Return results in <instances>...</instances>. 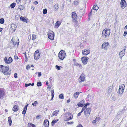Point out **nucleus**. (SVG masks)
<instances>
[{"label":"nucleus","mask_w":127,"mask_h":127,"mask_svg":"<svg viewBox=\"0 0 127 127\" xmlns=\"http://www.w3.org/2000/svg\"><path fill=\"white\" fill-rule=\"evenodd\" d=\"M0 72L5 76L9 75L11 74L10 67L7 65H0Z\"/></svg>","instance_id":"1"},{"label":"nucleus","mask_w":127,"mask_h":127,"mask_svg":"<svg viewBox=\"0 0 127 127\" xmlns=\"http://www.w3.org/2000/svg\"><path fill=\"white\" fill-rule=\"evenodd\" d=\"M73 115L69 112L66 113L64 115L63 119L64 121H67L73 119Z\"/></svg>","instance_id":"2"},{"label":"nucleus","mask_w":127,"mask_h":127,"mask_svg":"<svg viewBox=\"0 0 127 127\" xmlns=\"http://www.w3.org/2000/svg\"><path fill=\"white\" fill-rule=\"evenodd\" d=\"M66 53L65 51L61 50L58 55V57L60 59L63 60L66 57Z\"/></svg>","instance_id":"3"},{"label":"nucleus","mask_w":127,"mask_h":127,"mask_svg":"<svg viewBox=\"0 0 127 127\" xmlns=\"http://www.w3.org/2000/svg\"><path fill=\"white\" fill-rule=\"evenodd\" d=\"M110 30L109 29H105L102 32V35L103 37H108L110 33Z\"/></svg>","instance_id":"4"},{"label":"nucleus","mask_w":127,"mask_h":127,"mask_svg":"<svg viewBox=\"0 0 127 127\" xmlns=\"http://www.w3.org/2000/svg\"><path fill=\"white\" fill-rule=\"evenodd\" d=\"M48 37L50 40H54V33L53 31H50L48 32Z\"/></svg>","instance_id":"5"},{"label":"nucleus","mask_w":127,"mask_h":127,"mask_svg":"<svg viewBox=\"0 0 127 127\" xmlns=\"http://www.w3.org/2000/svg\"><path fill=\"white\" fill-rule=\"evenodd\" d=\"M125 86L124 84H121L119 86V88L118 91V93L119 94L121 95L123 93V90L125 88Z\"/></svg>","instance_id":"6"},{"label":"nucleus","mask_w":127,"mask_h":127,"mask_svg":"<svg viewBox=\"0 0 127 127\" xmlns=\"http://www.w3.org/2000/svg\"><path fill=\"white\" fill-rule=\"evenodd\" d=\"M40 57V54L39 53V51H36L34 52V58L35 60H38Z\"/></svg>","instance_id":"7"},{"label":"nucleus","mask_w":127,"mask_h":127,"mask_svg":"<svg viewBox=\"0 0 127 127\" xmlns=\"http://www.w3.org/2000/svg\"><path fill=\"white\" fill-rule=\"evenodd\" d=\"M85 79V74L83 73H82L81 75L80 76L79 78L78 79V81L79 82H84Z\"/></svg>","instance_id":"8"},{"label":"nucleus","mask_w":127,"mask_h":127,"mask_svg":"<svg viewBox=\"0 0 127 127\" xmlns=\"http://www.w3.org/2000/svg\"><path fill=\"white\" fill-rule=\"evenodd\" d=\"M4 62L5 63L7 64H9L12 62L13 60L11 57H9L8 59H7L6 57H5L4 58Z\"/></svg>","instance_id":"9"},{"label":"nucleus","mask_w":127,"mask_h":127,"mask_svg":"<svg viewBox=\"0 0 127 127\" xmlns=\"http://www.w3.org/2000/svg\"><path fill=\"white\" fill-rule=\"evenodd\" d=\"M90 50L89 49H85L82 51V54L84 55H87L90 53Z\"/></svg>","instance_id":"10"},{"label":"nucleus","mask_w":127,"mask_h":127,"mask_svg":"<svg viewBox=\"0 0 127 127\" xmlns=\"http://www.w3.org/2000/svg\"><path fill=\"white\" fill-rule=\"evenodd\" d=\"M89 58L87 57H83L81 58V60L82 63L84 64H86L87 62V60Z\"/></svg>","instance_id":"11"},{"label":"nucleus","mask_w":127,"mask_h":127,"mask_svg":"<svg viewBox=\"0 0 127 127\" xmlns=\"http://www.w3.org/2000/svg\"><path fill=\"white\" fill-rule=\"evenodd\" d=\"M85 115L87 116V115H90V112L91 111V108H87L85 109L84 110Z\"/></svg>","instance_id":"12"},{"label":"nucleus","mask_w":127,"mask_h":127,"mask_svg":"<svg viewBox=\"0 0 127 127\" xmlns=\"http://www.w3.org/2000/svg\"><path fill=\"white\" fill-rule=\"evenodd\" d=\"M121 7L122 9H124L126 7L127 4L125 0H122L121 1Z\"/></svg>","instance_id":"13"},{"label":"nucleus","mask_w":127,"mask_h":127,"mask_svg":"<svg viewBox=\"0 0 127 127\" xmlns=\"http://www.w3.org/2000/svg\"><path fill=\"white\" fill-rule=\"evenodd\" d=\"M84 103L85 101L84 100H81L77 104L78 106L79 107H82L85 105Z\"/></svg>","instance_id":"14"},{"label":"nucleus","mask_w":127,"mask_h":127,"mask_svg":"<svg viewBox=\"0 0 127 127\" xmlns=\"http://www.w3.org/2000/svg\"><path fill=\"white\" fill-rule=\"evenodd\" d=\"M5 95V91L3 90L0 89V99L3 97Z\"/></svg>","instance_id":"15"},{"label":"nucleus","mask_w":127,"mask_h":127,"mask_svg":"<svg viewBox=\"0 0 127 127\" xmlns=\"http://www.w3.org/2000/svg\"><path fill=\"white\" fill-rule=\"evenodd\" d=\"M17 27V26L16 25L12 24L11 25L10 29L11 30H13V31L14 32H15L16 30Z\"/></svg>","instance_id":"16"},{"label":"nucleus","mask_w":127,"mask_h":127,"mask_svg":"<svg viewBox=\"0 0 127 127\" xmlns=\"http://www.w3.org/2000/svg\"><path fill=\"white\" fill-rule=\"evenodd\" d=\"M108 44V43L107 42L104 43L102 45V48H104L105 50L107 49Z\"/></svg>","instance_id":"17"},{"label":"nucleus","mask_w":127,"mask_h":127,"mask_svg":"<svg viewBox=\"0 0 127 127\" xmlns=\"http://www.w3.org/2000/svg\"><path fill=\"white\" fill-rule=\"evenodd\" d=\"M72 17L73 19V20H75L77 18V16L76 13L74 12H72Z\"/></svg>","instance_id":"18"},{"label":"nucleus","mask_w":127,"mask_h":127,"mask_svg":"<svg viewBox=\"0 0 127 127\" xmlns=\"http://www.w3.org/2000/svg\"><path fill=\"white\" fill-rule=\"evenodd\" d=\"M59 112V110H57L54 111L53 112L52 114L51 115V117H53L55 116H57Z\"/></svg>","instance_id":"19"},{"label":"nucleus","mask_w":127,"mask_h":127,"mask_svg":"<svg viewBox=\"0 0 127 127\" xmlns=\"http://www.w3.org/2000/svg\"><path fill=\"white\" fill-rule=\"evenodd\" d=\"M73 21L72 22L73 23V24L74 25V26L76 27H78V21L76 20H72Z\"/></svg>","instance_id":"20"},{"label":"nucleus","mask_w":127,"mask_h":127,"mask_svg":"<svg viewBox=\"0 0 127 127\" xmlns=\"http://www.w3.org/2000/svg\"><path fill=\"white\" fill-rule=\"evenodd\" d=\"M25 18L21 16L20 17V19L22 21H23L26 22L27 23L28 22V21H27V20H28V19L27 18Z\"/></svg>","instance_id":"21"},{"label":"nucleus","mask_w":127,"mask_h":127,"mask_svg":"<svg viewBox=\"0 0 127 127\" xmlns=\"http://www.w3.org/2000/svg\"><path fill=\"white\" fill-rule=\"evenodd\" d=\"M19 110V107L17 105H15L12 108V110L14 112H16Z\"/></svg>","instance_id":"22"},{"label":"nucleus","mask_w":127,"mask_h":127,"mask_svg":"<svg viewBox=\"0 0 127 127\" xmlns=\"http://www.w3.org/2000/svg\"><path fill=\"white\" fill-rule=\"evenodd\" d=\"M44 125L45 127H47L49 125V121L47 120H45L44 122Z\"/></svg>","instance_id":"23"},{"label":"nucleus","mask_w":127,"mask_h":127,"mask_svg":"<svg viewBox=\"0 0 127 127\" xmlns=\"http://www.w3.org/2000/svg\"><path fill=\"white\" fill-rule=\"evenodd\" d=\"M81 92H77L76 93H74V94H73V96H74V97L76 99L78 98L79 94Z\"/></svg>","instance_id":"24"},{"label":"nucleus","mask_w":127,"mask_h":127,"mask_svg":"<svg viewBox=\"0 0 127 127\" xmlns=\"http://www.w3.org/2000/svg\"><path fill=\"white\" fill-rule=\"evenodd\" d=\"M28 105L27 104L24 107V110H23L22 112V114H24L26 113V110H27V106H28Z\"/></svg>","instance_id":"25"},{"label":"nucleus","mask_w":127,"mask_h":127,"mask_svg":"<svg viewBox=\"0 0 127 127\" xmlns=\"http://www.w3.org/2000/svg\"><path fill=\"white\" fill-rule=\"evenodd\" d=\"M125 51H122L119 53V55L121 57V58L125 55Z\"/></svg>","instance_id":"26"},{"label":"nucleus","mask_w":127,"mask_h":127,"mask_svg":"<svg viewBox=\"0 0 127 127\" xmlns=\"http://www.w3.org/2000/svg\"><path fill=\"white\" fill-rule=\"evenodd\" d=\"M59 121V119L55 120L54 119V120L52 121L51 122V125L52 126H54L55 124L57 123V122Z\"/></svg>","instance_id":"27"},{"label":"nucleus","mask_w":127,"mask_h":127,"mask_svg":"<svg viewBox=\"0 0 127 127\" xmlns=\"http://www.w3.org/2000/svg\"><path fill=\"white\" fill-rule=\"evenodd\" d=\"M27 127H35V125L34 124L29 123L28 124Z\"/></svg>","instance_id":"28"},{"label":"nucleus","mask_w":127,"mask_h":127,"mask_svg":"<svg viewBox=\"0 0 127 127\" xmlns=\"http://www.w3.org/2000/svg\"><path fill=\"white\" fill-rule=\"evenodd\" d=\"M8 121L9 123V125L10 126H11L12 123V121L11 119V117L10 116L8 118Z\"/></svg>","instance_id":"29"},{"label":"nucleus","mask_w":127,"mask_h":127,"mask_svg":"<svg viewBox=\"0 0 127 127\" xmlns=\"http://www.w3.org/2000/svg\"><path fill=\"white\" fill-rule=\"evenodd\" d=\"M12 41V42H13V43L14 45H18L19 43V40H17V41H13L12 40H11Z\"/></svg>","instance_id":"30"},{"label":"nucleus","mask_w":127,"mask_h":127,"mask_svg":"<svg viewBox=\"0 0 127 127\" xmlns=\"http://www.w3.org/2000/svg\"><path fill=\"white\" fill-rule=\"evenodd\" d=\"M61 24V23L60 22L58 21L55 23V26L58 28L60 25Z\"/></svg>","instance_id":"31"},{"label":"nucleus","mask_w":127,"mask_h":127,"mask_svg":"<svg viewBox=\"0 0 127 127\" xmlns=\"http://www.w3.org/2000/svg\"><path fill=\"white\" fill-rule=\"evenodd\" d=\"M51 99H52L54 97V93L53 90H52L51 91Z\"/></svg>","instance_id":"32"},{"label":"nucleus","mask_w":127,"mask_h":127,"mask_svg":"<svg viewBox=\"0 0 127 127\" xmlns=\"http://www.w3.org/2000/svg\"><path fill=\"white\" fill-rule=\"evenodd\" d=\"M18 8L19 9H20L21 10H23L24 9V7L23 5H19L18 6Z\"/></svg>","instance_id":"33"},{"label":"nucleus","mask_w":127,"mask_h":127,"mask_svg":"<svg viewBox=\"0 0 127 127\" xmlns=\"http://www.w3.org/2000/svg\"><path fill=\"white\" fill-rule=\"evenodd\" d=\"M90 104L88 103H86V104H85V106H84L83 108H82V109L85 110L86 109V108H87V106L89 105Z\"/></svg>","instance_id":"34"},{"label":"nucleus","mask_w":127,"mask_h":127,"mask_svg":"<svg viewBox=\"0 0 127 127\" xmlns=\"http://www.w3.org/2000/svg\"><path fill=\"white\" fill-rule=\"evenodd\" d=\"M93 10H97L98 9V7L96 5H95L93 7Z\"/></svg>","instance_id":"35"},{"label":"nucleus","mask_w":127,"mask_h":127,"mask_svg":"<svg viewBox=\"0 0 127 127\" xmlns=\"http://www.w3.org/2000/svg\"><path fill=\"white\" fill-rule=\"evenodd\" d=\"M55 67H56V68L58 70H60L61 69L60 68H62V67L58 66L57 65H56Z\"/></svg>","instance_id":"36"},{"label":"nucleus","mask_w":127,"mask_h":127,"mask_svg":"<svg viewBox=\"0 0 127 127\" xmlns=\"http://www.w3.org/2000/svg\"><path fill=\"white\" fill-rule=\"evenodd\" d=\"M85 109H82L81 111V112H80L78 113V116H80L81 115V114L83 112V111L85 110Z\"/></svg>","instance_id":"37"},{"label":"nucleus","mask_w":127,"mask_h":127,"mask_svg":"<svg viewBox=\"0 0 127 127\" xmlns=\"http://www.w3.org/2000/svg\"><path fill=\"white\" fill-rule=\"evenodd\" d=\"M16 3H13L11 4L10 6L12 8H14L15 5Z\"/></svg>","instance_id":"38"},{"label":"nucleus","mask_w":127,"mask_h":127,"mask_svg":"<svg viewBox=\"0 0 127 127\" xmlns=\"http://www.w3.org/2000/svg\"><path fill=\"white\" fill-rule=\"evenodd\" d=\"M59 97L60 99H63L64 98V97L63 94H62L59 95Z\"/></svg>","instance_id":"39"},{"label":"nucleus","mask_w":127,"mask_h":127,"mask_svg":"<svg viewBox=\"0 0 127 127\" xmlns=\"http://www.w3.org/2000/svg\"><path fill=\"white\" fill-rule=\"evenodd\" d=\"M37 85L38 86H41V83L40 81L38 82L37 83Z\"/></svg>","instance_id":"40"},{"label":"nucleus","mask_w":127,"mask_h":127,"mask_svg":"<svg viewBox=\"0 0 127 127\" xmlns=\"http://www.w3.org/2000/svg\"><path fill=\"white\" fill-rule=\"evenodd\" d=\"M36 36L35 34H33L32 35V40H34L36 39Z\"/></svg>","instance_id":"41"},{"label":"nucleus","mask_w":127,"mask_h":127,"mask_svg":"<svg viewBox=\"0 0 127 127\" xmlns=\"http://www.w3.org/2000/svg\"><path fill=\"white\" fill-rule=\"evenodd\" d=\"M43 13L44 14H46L47 13V11L46 9H44L43 10Z\"/></svg>","instance_id":"42"},{"label":"nucleus","mask_w":127,"mask_h":127,"mask_svg":"<svg viewBox=\"0 0 127 127\" xmlns=\"http://www.w3.org/2000/svg\"><path fill=\"white\" fill-rule=\"evenodd\" d=\"M4 20L3 18L0 19V23L1 24H3L4 23Z\"/></svg>","instance_id":"43"},{"label":"nucleus","mask_w":127,"mask_h":127,"mask_svg":"<svg viewBox=\"0 0 127 127\" xmlns=\"http://www.w3.org/2000/svg\"><path fill=\"white\" fill-rule=\"evenodd\" d=\"M37 104V101H35L33 103H32V105L33 106H36V104Z\"/></svg>","instance_id":"44"},{"label":"nucleus","mask_w":127,"mask_h":127,"mask_svg":"<svg viewBox=\"0 0 127 127\" xmlns=\"http://www.w3.org/2000/svg\"><path fill=\"white\" fill-rule=\"evenodd\" d=\"M55 9L56 10L59 7V5H58V4H55Z\"/></svg>","instance_id":"45"},{"label":"nucleus","mask_w":127,"mask_h":127,"mask_svg":"<svg viewBox=\"0 0 127 127\" xmlns=\"http://www.w3.org/2000/svg\"><path fill=\"white\" fill-rule=\"evenodd\" d=\"M14 58L15 60H17L18 59V57L16 55H15L14 56Z\"/></svg>","instance_id":"46"},{"label":"nucleus","mask_w":127,"mask_h":127,"mask_svg":"<svg viewBox=\"0 0 127 127\" xmlns=\"http://www.w3.org/2000/svg\"><path fill=\"white\" fill-rule=\"evenodd\" d=\"M74 3L75 5H77L78 4V2L76 0L74 1Z\"/></svg>","instance_id":"47"},{"label":"nucleus","mask_w":127,"mask_h":127,"mask_svg":"<svg viewBox=\"0 0 127 127\" xmlns=\"http://www.w3.org/2000/svg\"><path fill=\"white\" fill-rule=\"evenodd\" d=\"M75 65L77 66H79V67H82V66L80 64L78 63H76V64H75Z\"/></svg>","instance_id":"48"},{"label":"nucleus","mask_w":127,"mask_h":127,"mask_svg":"<svg viewBox=\"0 0 127 127\" xmlns=\"http://www.w3.org/2000/svg\"><path fill=\"white\" fill-rule=\"evenodd\" d=\"M14 76L15 78L16 79L17 78V74L16 73H15L14 74Z\"/></svg>","instance_id":"49"},{"label":"nucleus","mask_w":127,"mask_h":127,"mask_svg":"<svg viewBox=\"0 0 127 127\" xmlns=\"http://www.w3.org/2000/svg\"><path fill=\"white\" fill-rule=\"evenodd\" d=\"M126 46H124L123 47L122 49V51H124L126 49Z\"/></svg>","instance_id":"50"},{"label":"nucleus","mask_w":127,"mask_h":127,"mask_svg":"<svg viewBox=\"0 0 127 127\" xmlns=\"http://www.w3.org/2000/svg\"><path fill=\"white\" fill-rule=\"evenodd\" d=\"M31 85V83L29 84H25V87H27L28 86H29Z\"/></svg>","instance_id":"51"},{"label":"nucleus","mask_w":127,"mask_h":127,"mask_svg":"<svg viewBox=\"0 0 127 127\" xmlns=\"http://www.w3.org/2000/svg\"><path fill=\"white\" fill-rule=\"evenodd\" d=\"M24 54H25V59H26V61L27 62L28 61V58H27V55H26V54L25 53H24Z\"/></svg>","instance_id":"52"},{"label":"nucleus","mask_w":127,"mask_h":127,"mask_svg":"<svg viewBox=\"0 0 127 127\" xmlns=\"http://www.w3.org/2000/svg\"><path fill=\"white\" fill-rule=\"evenodd\" d=\"M36 118L37 119H39L40 118V115H38L36 117Z\"/></svg>","instance_id":"53"},{"label":"nucleus","mask_w":127,"mask_h":127,"mask_svg":"<svg viewBox=\"0 0 127 127\" xmlns=\"http://www.w3.org/2000/svg\"><path fill=\"white\" fill-rule=\"evenodd\" d=\"M127 34V31H125L123 35L124 36H125L126 35V34Z\"/></svg>","instance_id":"54"},{"label":"nucleus","mask_w":127,"mask_h":127,"mask_svg":"<svg viewBox=\"0 0 127 127\" xmlns=\"http://www.w3.org/2000/svg\"><path fill=\"white\" fill-rule=\"evenodd\" d=\"M38 77H40L41 76V72H38Z\"/></svg>","instance_id":"55"},{"label":"nucleus","mask_w":127,"mask_h":127,"mask_svg":"<svg viewBox=\"0 0 127 127\" xmlns=\"http://www.w3.org/2000/svg\"><path fill=\"white\" fill-rule=\"evenodd\" d=\"M112 99L113 100H116V97L114 96H113L112 97Z\"/></svg>","instance_id":"56"},{"label":"nucleus","mask_w":127,"mask_h":127,"mask_svg":"<svg viewBox=\"0 0 127 127\" xmlns=\"http://www.w3.org/2000/svg\"><path fill=\"white\" fill-rule=\"evenodd\" d=\"M67 124H73V122H67Z\"/></svg>","instance_id":"57"},{"label":"nucleus","mask_w":127,"mask_h":127,"mask_svg":"<svg viewBox=\"0 0 127 127\" xmlns=\"http://www.w3.org/2000/svg\"><path fill=\"white\" fill-rule=\"evenodd\" d=\"M16 2L18 4H19L21 1V0H16Z\"/></svg>","instance_id":"58"},{"label":"nucleus","mask_w":127,"mask_h":127,"mask_svg":"<svg viewBox=\"0 0 127 127\" xmlns=\"http://www.w3.org/2000/svg\"><path fill=\"white\" fill-rule=\"evenodd\" d=\"M30 66L29 65H27V67H26V68H27V69H28L29 68H30Z\"/></svg>","instance_id":"59"},{"label":"nucleus","mask_w":127,"mask_h":127,"mask_svg":"<svg viewBox=\"0 0 127 127\" xmlns=\"http://www.w3.org/2000/svg\"><path fill=\"white\" fill-rule=\"evenodd\" d=\"M38 3V2L37 1H35L34 2V4H36Z\"/></svg>","instance_id":"60"},{"label":"nucleus","mask_w":127,"mask_h":127,"mask_svg":"<svg viewBox=\"0 0 127 127\" xmlns=\"http://www.w3.org/2000/svg\"><path fill=\"white\" fill-rule=\"evenodd\" d=\"M76 127H82V126L80 124L78 125Z\"/></svg>","instance_id":"61"},{"label":"nucleus","mask_w":127,"mask_h":127,"mask_svg":"<svg viewBox=\"0 0 127 127\" xmlns=\"http://www.w3.org/2000/svg\"><path fill=\"white\" fill-rule=\"evenodd\" d=\"M92 123L94 124H95L96 123L95 120L93 121H92Z\"/></svg>","instance_id":"62"},{"label":"nucleus","mask_w":127,"mask_h":127,"mask_svg":"<svg viewBox=\"0 0 127 127\" xmlns=\"http://www.w3.org/2000/svg\"><path fill=\"white\" fill-rule=\"evenodd\" d=\"M92 9L91 10V12H90V13L89 14V16H90L91 15V13L92 12Z\"/></svg>","instance_id":"63"},{"label":"nucleus","mask_w":127,"mask_h":127,"mask_svg":"<svg viewBox=\"0 0 127 127\" xmlns=\"http://www.w3.org/2000/svg\"><path fill=\"white\" fill-rule=\"evenodd\" d=\"M34 83H32V84L31 83V86H34Z\"/></svg>","instance_id":"64"}]
</instances>
